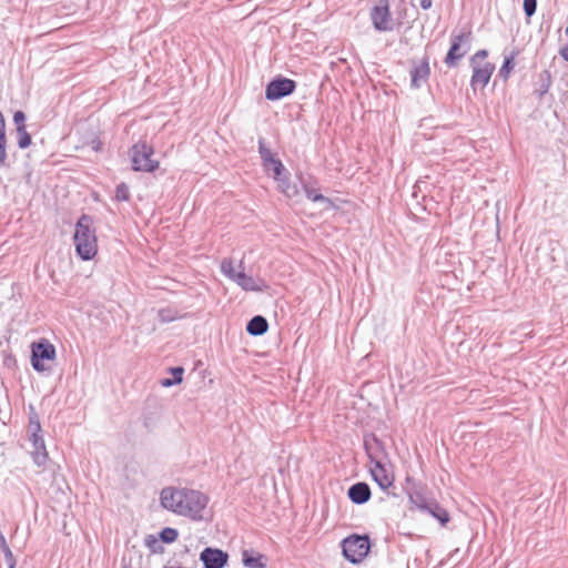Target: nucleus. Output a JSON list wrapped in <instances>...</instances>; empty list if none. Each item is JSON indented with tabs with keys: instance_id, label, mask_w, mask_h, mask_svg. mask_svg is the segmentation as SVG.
<instances>
[{
	"instance_id": "obj_1",
	"label": "nucleus",
	"mask_w": 568,
	"mask_h": 568,
	"mask_svg": "<svg viewBox=\"0 0 568 568\" xmlns=\"http://www.w3.org/2000/svg\"><path fill=\"white\" fill-rule=\"evenodd\" d=\"M160 501L165 509L172 513L193 520H202L209 497L195 489L165 487L160 494Z\"/></svg>"
},
{
	"instance_id": "obj_2",
	"label": "nucleus",
	"mask_w": 568,
	"mask_h": 568,
	"mask_svg": "<svg viewBox=\"0 0 568 568\" xmlns=\"http://www.w3.org/2000/svg\"><path fill=\"white\" fill-rule=\"evenodd\" d=\"M73 242L77 254L83 261H90L98 254V237L93 219L83 214L75 224Z\"/></svg>"
},
{
	"instance_id": "obj_3",
	"label": "nucleus",
	"mask_w": 568,
	"mask_h": 568,
	"mask_svg": "<svg viewBox=\"0 0 568 568\" xmlns=\"http://www.w3.org/2000/svg\"><path fill=\"white\" fill-rule=\"evenodd\" d=\"M131 168L135 172L154 173L159 170L161 162L155 158V150L146 141L134 143L129 150Z\"/></svg>"
},
{
	"instance_id": "obj_4",
	"label": "nucleus",
	"mask_w": 568,
	"mask_h": 568,
	"mask_svg": "<svg viewBox=\"0 0 568 568\" xmlns=\"http://www.w3.org/2000/svg\"><path fill=\"white\" fill-rule=\"evenodd\" d=\"M487 57L488 52L486 50H479L470 59L473 67L470 85L474 90H484L495 71V64L488 61Z\"/></svg>"
},
{
	"instance_id": "obj_5",
	"label": "nucleus",
	"mask_w": 568,
	"mask_h": 568,
	"mask_svg": "<svg viewBox=\"0 0 568 568\" xmlns=\"http://www.w3.org/2000/svg\"><path fill=\"white\" fill-rule=\"evenodd\" d=\"M343 555L352 564L362 562L371 549L367 536L351 535L342 541Z\"/></svg>"
},
{
	"instance_id": "obj_6",
	"label": "nucleus",
	"mask_w": 568,
	"mask_h": 568,
	"mask_svg": "<svg viewBox=\"0 0 568 568\" xmlns=\"http://www.w3.org/2000/svg\"><path fill=\"white\" fill-rule=\"evenodd\" d=\"M260 154L262 158L263 166L266 171L273 172V179L280 181L278 187L285 193L287 196H291L292 193L288 191V179L285 178L281 180V175L285 172V168L280 159L275 158V155L262 144L260 145Z\"/></svg>"
},
{
	"instance_id": "obj_7",
	"label": "nucleus",
	"mask_w": 568,
	"mask_h": 568,
	"mask_svg": "<svg viewBox=\"0 0 568 568\" xmlns=\"http://www.w3.org/2000/svg\"><path fill=\"white\" fill-rule=\"evenodd\" d=\"M31 363L36 371L44 372L49 369L45 362H53L55 358V347L48 341L34 342L31 345Z\"/></svg>"
},
{
	"instance_id": "obj_8",
	"label": "nucleus",
	"mask_w": 568,
	"mask_h": 568,
	"mask_svg": "<svg viewBox=\"0 0 568 568\" xmlns=\"http://www.w3.org/2000/svg\"><path fill=\"white\" fill-rule=\"evenodd\" d=\"M369 473L382 490L388 491L394 487L396 476L392 465L383 464L379 460H372Z\"/></svg>"
},
{
	"instance_id": "obj_9",
	"label": "nucleus",
	"mask_w": 568,
	"mask_h": 568,
	"mask_svg": "<svg viewBox=\"0 0 568 568\" xmlns=\"http://www.w3.org/2000/svg\"><path fill=\"white\" fill-rule=\"evenodd\" d=\"M369 16L376 30L389 31L393 29L389 0H378L377 4L372 8Z\"/></svg>"
},
{
	"instance_id": "obj_10",
	"label": "nucleus",
	"mask_w": 568,
	"mask_h": 568,
	"mask_svg": "<svg viewBox=\"0 0 568 568\" xmlns=\"http://www.w3.org/2000/svg\"><path fill=\"white\" fill-rule=\"evenodd\" d=\"M296 88L295 81L287 78H276L271 81L265 90L267 100L275 101L294 92Z\"/></svg>"
},
{
	"instance_id": "obj_11",
	"label": "nucleus",
	"mask_w": 568,
	"mask_h": 568,
	"mask_svg": "<svg viewBox=\"0 0 568 568\" xmlns=\"http://www.w3.org/2000/svg\"><path fill=\"white\" fill-rule=\"evenodd\" d=\"M240 271L236 273L235 277L232 280L236 283L242 290L246 292H264L268 288L267 283L260 277H253L243 272V262H240Z\"/></svg>"
},
{
	"instance_id": "obj_12",
	"label": "nucleus",
	"mask_w": 568,
	"mask_h": 568,
	"mask_svg": "<svg viewBox=\"0 0 568 568\" xmlns=\"http://www.w3.org/2000/svg\"><path fill=\"white\" fill-rule=\"evenodd\" d=\"M200 559L205 568H223L229 560V554L217 548H205Z\"/></svg>"
},
{
	"instance_id": "obj_13",
	"label": "nucleus",
	"mask_w": 568,
	"mask_h": 568,
	"mask_svg": "<svg viewBox=\"0 0 568 568\" xmlns=\"http://www.w3.org/2000/svg\"><path fill=\"white\" fill-rule=\"evenodd\" d=\"M468 34L460 33L453 38L450 49L446 55L445 62L448 65H455L456 62L466 54V50H462V43L465 42Z\"/></svg>"
},
{
	"instance_id": "obj_14",
	"label": "nucleus",
	"mask_w": 568,
	"mask_h": 568,
	"mask_svg": "<svg viewBox=\"0 0 568 568\" xmlns=\"http://www.w3.org/2000/svg\"><path fill=\"white\" fill-rule=\"evenodd\" d=\"M348 497L354 504H364L371 498V488L366 483H356L349 487Z\"/></svg>"
},
{
	"instance_id": "obj_15",
	"label": "nucleus",
	"mask_w": 568,
	"mask_h": 568,
	"mask_svg": "<svg viewBox=\"0 0 568 568\" xmlns=\"http://www.w3.org/2000/svg\"><path fill=\"white\" fill-rule=\"evenodd\" d=\"M430 73L427 59H422L417 62L412 72V85L418 88L420 83L426 82Z\"/></svg>"
},
{
	"instance_id": "obj_16",
	"label": "nucleus",
	"mask_w": 568,
	"mask_h": 568,
	"mask_svg": "<svg viewBox=\"0 0 568 568\" xmlns=\"http://www.w3.org/2000/svg\"><path fill=\"white\" fill-rule=\"evenodd\" d=\"M32 445H33V450L31 454H32L33 462L39 467H43L47 464L48 458H49V455H48V452H47V448L44 445V440L32 442Z\"/></svg>"
},
{
	"instance_id": "obj_17",
	"label": "nucleus",
	"mask_w": 568,
	"mask_h": 568,
	"mask_svg": "<svg viewBox=\"0 0 568 568\" xmlns=\"http://www.w3.org/2000/svg\"><path fill=\"white\" fill-rule=\"evenodd\" d=\"M268 328L267 321L263 316H254L247 324L246 331L251 335H262Z\"/></svg>"
},
{
	"instance_id": "obj_18",
	"label": "nucleus",
	"mask_w": 568,
	"mask_h": 568,
	"mask_svg": "<svg viewBox=\"0 0 568 568\" xmlns=\"http://www.w3.org/2000/svg\"><path fill=\"white\" fill-rule=\"evenodd\" d=\"M28 432L30 434L29 439L32 442L43 440L42 436H40L41 425L39 416L33 413L30 415Z\"/></svg>"
},
{
	"instance_id": "obj_19",
	"label": "nucleus",
	"mask_w": 568,
	"mask_h": 568,
	"mask_svg": "<svg viewBox=\"0 0 568 568\" xmlns=\"http://www.w3.org/2000/svg\"><path fill=\"white\" fill-rule=\"evenodd\" d=\"M7 160V136H6V120L0 112V166L6 164Z\"/></svg>"
},
{
	"instance_id": "obj_20",
	"label": "nucleus",
	"mask_w": 568,
	"mask_h": 568,
	"mask_svg": "<svg viewBox=\"0 0 568 568\" xmlns=\"http://www.w3.org/2000/svg\"><path fill=\"white\" fill-rule=\"evenodd\" d=\"M243 565L248 568H265V561L263 555L253 556L251 552L245 550L243 552Z\"/></svg>"
},
{
	"instance_id": "obj_21",
	"label": "nucleus",
	"mask_w": 568,
	"mask_h": 568,
	"mask_svg": "<svg viewBox=\"0 0 568 568\" xmlns=\"http://www.w3.org/2000/svg\"><path fill=\"white\" fill-rule=\"evenodd\" d=\"M429 514L440 521L442 525H446L450 519L448 511L438 504L430 507Z\"/></svg>"
},
{
	"instance_id": "obj_22",
	"label": "nucleus",
	"mask_w": 568,
	"mask_h": 568,
	"mask_svg": "<svg viewBox=\"0 0 568 568\" xmlns=\"http://www.w3.org/2000/svg\"><path fill=\"white\" fill-rule=\"evenodd\" d=\"M221 272L231 281L235 277L237 272L234 267V261L231 257H225L222 260Z\"/></svg>"
},
{
	"instance_id": "obj_23",
	"label": "nucleus",
	"mask_w": 568,
	"mask_h": 568,
	"mask_svg": "<svg viewBox=\"0 0 568 568\" xmlns=\"http://www.w3.org/2000/svg\"><path fill=\"white\" fill-rule=\"evenodd\" d=\"M18 133V145L20 149L30 146L32 140L26 128H17Z\"/></svg>"
},
{
	"instance_id": "obj_24",
	"label": "nucleus",
	"mask_w": 568,
	"mask_h": 568,
	"mask_svg": "<svg viewBox=\"0 0 568 568\" xmlns=\"http://www.w3.org/2000/svg\"><path fill=\"white\" fill-rule=\"evenodd\" d=\"M179 537V532L174 528L166 527L160 532V538L165 544L174 542Z\"/></svg>"
},
{
	"instance_id": "obj_25",
	"label": "nucleus",
	"mask_w": 568,
	"mask_h": 568,
	"mask_svg": "<svg viewBox=\"0 0 568 568\" xmlns=\"http://www.w3.org/2000/svg\"><path fill=\"white\" fill-rule=\"evenodd\" d=\"M514 55L509 57V58H506L504 64L501 65V68L499 69V75L504 79V80H507L510 72L513 71L514 69Z\"/></svg>"
},
{
	"instance_id": "obj_26",
	"label": "nucleus",
	"mask_w": 568,
	"mask_h": 568,
	"mask_svg": "<svg viewBox=\"0 0 568 568\" xmlns=\"http://www.w3.org/2000/svg\"><path fill=\"white\" fill-rule=\"evenodd\" d=\"M171 372L174 376V383H178V384L181 383L184 369L182 367H175V368H172ZM161 384L164 387H169V386L173 385V381L163 379Z\"/></svg>"
},
{
	"instance_id": "obj_27",
	"label": "nucleus",
	"mask_w": 568,
	"mask_h": 568,
	"mask_svg": "<svg viewBox=\"0 0 568 568\" xmlns=\"http://www.w3.org/2000/svg\"><path fill=\"white\" fill-rule=\"evenodd\" d=\"M115 197L120 201H128L130 199L129 187L124 183L116 186Z\"/></svg>"
},
{
	"instance_id": "obj_28",
	"label": "nucleus",
	"mask_w": 568,
	"mask_h": 568,
	"mask_svg": "<svg viewBox=\"0 0 568 568\" xmlns=\"http://www.w3.org/2000/svg\"><path fill=\"white\" fill-rule=\"evenodd\" d=\"M537 7V0H524L525 13L530 17L535 13Z\"/></svg>"
},
{
	"instance_id": "obj_29",
	"label": "nucleus",
	"mask_w": 568,
	"mask_h": 568,
	"mask_svg": "<svg viewBox=\"0 0 568 568\" xmlns=\"http://www.w3.org/2000/svg\"><path fill=\"white\" fill-rule=\"evenodd\" d=\"M145 544H146V546H148L152 551H159V550H161V549H160V545H159V540H158L154 536H149V537L145 539Z\"/></svg>"
},
{
	"instance_id": "obj_30",
	"label": "nucleus",
	"mask_w": 568,
	"mask_h": 568,
	"mask_svg": "<svg viewBox=\"0 0 568 568\" xmlns=\"http://www.w3.org/2000/svg\"><path fill=\"white\" fill-rule=\"evenodd\" d=\"M0 547L3 549L6 556L10 559V560H13V555L11 552V550L9 549L8 545H7V541H6V538L4 536L2 535V532L0 531Z\"/></svg>"
},
{
	"instance_id": "obj_31",
	"label": "nucleus",
	"mask_w": 568,
	"mask_h": 568,
	"mask_svg": "<svg viewBox=\"0 0 568 568\" xmlns=\"http://www.w3.org/2000/svg\"><path fill=\"white\" fill-rule=\"evenodd\" d=\"M24 113L22 111H17L13 115V121L17 125V128H26V124H24Z\"/></svg>"
},
{
	"instance_id": "obj_32",
	"label": "nucleus",
	"mask_w": 568,
	"mask_h": 568,
	"mask_svg": "<svg viewBox=\"0 0 568 568\" xmlns=\"http://www.w3.org/2000/svg\"><path fill=\"white\" fill-rule=\"evenodd\" d=\"M307 197L312 201V202H320V201H326L327 199L320 194V193H316L314 191H310L307 192Z\"/></svg>"
},
{
	"instance_id": "obj_33",
	"label": "nucleus",
	"mask_w": 568,
	"mask_h": 568,
	"mask_svg": "<svg viewBox=\"0 0 568 568\" xmlns=\"http://www.w3.org/2000/svg\"><path fill=\"white\" fill-rule=\"evenodd\" d=\"M409 500L414 505L415 508L429 513L430 507L427 506L425 503H417L416 500H414L413 497H410Z\"/></svg>"
},
{
	"instance_id": "obj_34",
	"label": "nucleus",
	"mask_w": 568,
	"mask_h": 568,
	"mask_svg": "<svg viewBox=\"0 0 568 568\" xmlns=\"http://www.w3.org/2000/svg\"><path fill=\"white\" fill-rule=\"evenodd\" d=\"M419 3L424 10H428L432 8L433 0H419Z\"/></svg>"
},
{
	"instance_id": "obj_35",
	"label": "nucleus",
	"mask_w": 568,
	"mask_h": 568,
	"mask_svg": "<svg viewBox=\"0 0 568 568\" xmlns=\"http://www.w3.org/2000/svg\"><path fill=\"white\" fill-rule=\"evenodd\" d=\"M559 53L568 62V43L560 49Z\"/></svg>"
},
{
	"instance_id": "obj_36",
	"label": "nucleus",
	"mask_w": 568,
	"mask_h": 568,
	"mask_svg": "<svg viewBox=\"0 0 568 568\" xmlns=\"http://www.w3.org/2000/svg\"><path fill=\"white\" fill-rule=\"evenodd\" d=\"M566 36L568 37V26H567V29H566Z\"/></svg>"
}]
</instances>
